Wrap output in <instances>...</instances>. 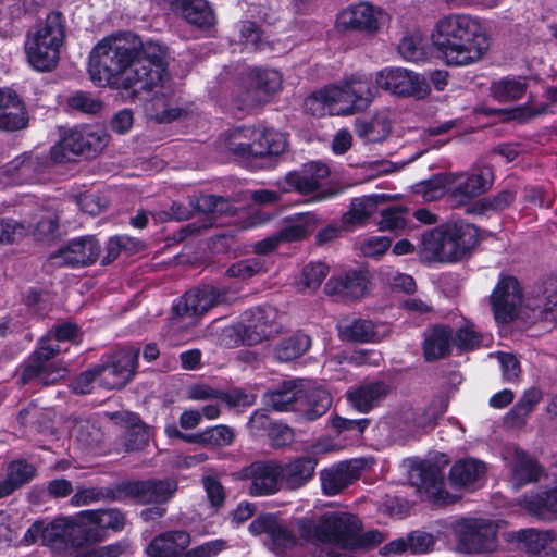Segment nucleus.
Returning <instances> with one entry per match:
<instances>
[{
	"instance_id": "obj_1",
	"label": "nucleus",
	"mask_w": 557,
	"mask_h": 557,
	"mask_svg": "<svg viewBox=\"0 0 557 557\" xmlns=\"http://www.w3.org/2000/svg\"><path fill=\"white\" fill-rule=\"evenodd\" d=\"M166 48L143 42L129 32L101 39L89 54L88 72L100 87L131 89L134 95L161 87L166 77Z\"/></svg>"
},
{
	"instance_id": "obj_2",
	"label": "nucleus",
	"mask_w": 557,
	"mask_h": 557,
	"mask_svg": "<svg viewBox=\"0 0 557 557\" xmlns=\"http://www.w3.org/2000/svg\"><path fill=\"white\" fill-rule=\"evenodd\" d=\"M432 42L447 65L467 66L483 59L491 39L480 21L466 13L442 16L431 35Z\"/></svg>"
},
{
	"instance_id": "obj_3",
	"label": "nucleus",
	"mask_w": 557,
	"mask_h": 557,
	"mask_svg": "<svg viewBox=\"0 0 557 557\" xmlns=\"http://www.w3.org/2000/svg\"><path fill=\"white\" fill-rule=\"evenodd\" d=\"M478 243L479 232L473 224L447 222L422 235L419 256L429 262H459L470 257Z\"/></svg>"
},
{
	"instance_id": "obj_4",
	"label": "nucleus",
	"mask_w": 557,
	"mask_h": 557,
	"mask_svg": "<svg viewBox=\"0 0 557 557\" xmlns=\"http://www.w3.org/2000/svg\"><path fill=\"white\" fill-rule=\"evenodd\" d=\"M296 527L306 542L329 544L341 549L351 547L352 535L362 530L360 520L349 512H326L318 520L302 517Z\"/></svg>"
},
{
	"instance_id": "obj_5",
	"label": "nucleus",
	"mask_w": 557,
	"mask_h": 557,
	"mask_svg": "<svg viewBox=\"0 0 557 557\" xmlns=\"http://www.w3.org/2000/svg\"><path fill=\"white\" fill-rule=\"evenodd\" d=\"M65 37L64 18L60 12L48 14L45 24L26 44L29 64L37 71L53 70L60 59V47Z\"/></svg>"
},
{
	"instance_id": "obj_6",
	"label": "nucleus",
	"mask_w": 557,
	"mask_h": 557,
	"mask_svg": "<svg viewBox=\"0 0 557 557\" xmlns=\"http://www.w3.org/2000/svg\"><path fill=\"white\" fill-rule=\"evenodd\" d=\"M59 352L58 344L41 339L24 362L21 384L26 385L35 379H40L44 385H50L62 379L67 372L66 367L61 362H50Z\"/></svg>"
},
{
	"instance_id": "obj_7",
	"label": "nucleus",
	"mask_w": 557,
	"mask_h": 557,
	"mask_svg": "<svg viewBox=\"0 0 557 557\" xmlns=\"http://www.w3.org/2000/svg\"><path fill=\"white\" fill-rule=\"evenodd\" d=\"M458 550L466 554L490 553L497 545V528L486 519L466 518L456 522Z\"/></svg>"
},
{
	"instance_id": "obj_8",
	"label": "nucleus",
	"mask_w": 557,
	"mask_h": 557,
	"mask_svg": "<svg viewBox=\"0 0 557 557\" xmlns=\"http://www.w3.org/2000/svg\"><path fill=\"white\" fill-rule=\"evenodd\" d=\"M494 180L491 168L480 166L468 173H451L447 176L448 197L453 206H463L487 191Z\"/></svg>"
},
{
	"instance_id": "obj_9",
	"label": "nucleus",
	"mask_w": 557,
	"mask_h": 557,
	"mask_svg": "<svg viewBox=\"0 0 557 557\" xmlns=\"http://www.w3.org/2000/svg\"><path fill=\"white\" fill-rule=\"evenodd\" d=\"M234 294L227 288L203 285L191 289L174 306V311L180 317L197 318L214 306L231 302Z\"/></svg>"
},
{
	"instance_id": "obj_10",
	"label": "nucleus",
	"mask_w": 557,
	"mask_h": 557,
	"mask_svg": "<svg viewBox=\"0 0 557 557\" xmlns=\"http://www.w3.org/2000/svg\"><path fill=\"white\" fill-rule=\"evenodd\" d=\"M281 463L275 460L255 461L242 468L236 476L247 481L251 496H269L281 490Z\"/></svg>"
},
{
	"instance_id": "obj_11",
	"label": "nucleus",
	"mask_w": 557,
	"mask_h": 557,
	"mask_svg": "<svg viewBox=\"0 0 557 557\" xmlns=\"http://www.w3.org/2000/svg\"><path fill=\"white\" fill-rule=\"evenodd\" d=\"M109 143L108 134L101 128L89 126L71 129L58 147L52 149L54 160L62 161L58 156L59 149L85 158H94L100 153Z\"/></svg>"
},
{
	"instance_id": "obj_12",
	"label": "nucleus",
	"mask_w": 557,
	"mask_h": 557,
	"mask_svg": "<svg viewBox=\"0 0 557 557\" xmlns=\"http://www.w3.org/2000/svg\"><path fill=\"white\" fill-rule=\"evenodd\" d=\"M376 85L398 96L425 98L430 92L426 79L403 67L384 69L376 73Z\"/></svg>"
},
{
	"instance_id": "obj_13",
	"label": "nucleus",
	"mask_w": 557,
	"mask_h": 557,
	"mask_svg": "<svg viewBox=\"0 0 557 557\" xmlns=\"http://www.w3.org/2000/svg\"><path fill=\"white\" fill-rule=\"evenodd\" d=\"M139 358V348L124 347L113 352L102 370V386L108 389L124 387L134 376Z\"/></svg>"
},
{
	"instance_id": "obj_14",
	"label": "nucleus",
	"mask_w": 557,
	"mask_h": 557,
	"mask_svg": "<svg viewBox=\"0 0 557 557\" xmlns=\"http://www.w3.org/2000/svg\"><path fill=\"white\" fill-rule=\"evenodd\" d=\"M490 301L495 320L508 323L519 317L523 297L519 282L513 276L502 277L494 288Z\"/></svg>"
},
{
	"instance_id": "obj_15",
	"label": "nucleus",
	"mask_w": 557,
	"mask_h": 557,
	"mask_svg": "<svg viewBox=\"0 0 557 557\" xmlns=\"http://www.w3.org/2000/svg\"><path fill=\"white\" fill-rule=\"evenodd\" d=\"M177 490L174 479L129 481L119 484L121 500L134 498L140 504H164Z\"/></svg>"
},
{
	"instance_id": "obj_16",
	"label": "nucleus",
	"mask_w": 557,
	"mask_h": 557,
	"mask_svg": "<svg viewBox=\"0 0 557 557\" xmlns=\"http://www.w3.org/2000/svg\"><path fill=\"white\" fill-rule=\"evenodd\" d=\"M384 12L369 2H358L342 10L336 20L341 30L375 34L383 22Z\"/></svg>"
},
{
	"instance_id": "obj_17",
	"label": "nucleus",
	"mask_w": 557,
	"mask_h": 557,
	"mask_svg": "<svg viewBox=\"0 0 557 557\" xmlns=\"http://www.w3.org/2000/svg\"><path fill=\"white\" fill-rule=\"evenodd\" d=\"M277 311L272 307H258L244 313L242 336L247 345H256L278 333Z\"/></svg>"
},
{
	"instance_id": "obj_18",
	"label": "nucleus",
	"mask_w": 557,
	"mask_h": 557,
	"mask_svg": "<svg viewBox=\"0 0 557 557\" xmlns=\"http://www.w3.org/2000/svg\"><path fill=\"white\" fill-rule=\"evenodd\" d=\"M330 174L329 168L321 162H311L304 165L300 171H292L276 185L283 193L296 190L299 194L308 195L317 191Z\"/></svg>"
},
{
	"instance_id": "obj_19",
	"label": "nucleus",
	"mask_w": 557,
	"mask_h": 557,
	"mask_svg": "<svg viewBox=\"0 0 557 557\" xmlns=\"http://www.w3.org/2000/svg\"><path fill=\"white\" fill-rule=\"evenodd\" d=\"M249 531L255 535L267 534L271 540L272 549L277 554L294 548L298 543L294 531L272 513L256 518L249 524Z\"/></svg>"
},
{
	"instance_id": "obj_20",
	"label": "nucleus",
	"mask_w": 557,
	"mask_h": 557,
	"mask_svg": "<svg viewBox=\"0 0 557 557\" xmlns=\"http://www.w3.org/2000/svg\"><path fill=\"white\" fill-rule=\"evenodd\" d=\"M309 110H317L314 107H327L330 112L335 114H352L358 110L357 99L343 83L342 85L327 86L313 94L306 101Z\"/></svg>"
},
{
	"instance_id": "obj_21",
	"label": "nucleus",
	"mask_w": 557,
	"mask_h": 557,
	"mask_svg": "<svg viewBox=\"0 0 557 557\" xmlns=\"http://www.w3.org/2000/svg\"><path fill=\"white\" fill-rule=\"evenodd\" d=\"M99 242L92 236L79 237L60 248L51 258L60 265L88 267L100 257Z\"/></svg>"
},
{
	"instance_id": "obj_22",
	"label": "nucleus",
	"mask_w": 557,
	"mask_h": 557,
	"mask_svg": "<svg viewBox=\"0 0 557 557\" xmlns=\"http://www.w3.org/2000/svg\"><path fill=\"white\" fill-rule=\"evenodd\" d=\"M29 114L23 99L11 88H0V131L14 133L28 127Z\"/></svg>"
},
{
	"instance_id": "obj_23",
	"label": "nucleus",
	"mask_w": 557,
	"mask_h": 557,
	"mask_svg": "<svg viewBox=\"0 0 557 557\" xmlns=\"http://www.w3.org/2000/svg\"><path fill=\"white\" fill-rule=\"evenodd\" d=\"M189 207L194 209L195 214H203L201 221H196L187 224L181 230L182 238L188 235H199L203 231L212 227L215 223L214 214L225 213L228 209V202L222 198L213 195H201L199 197L189 198Z\"/></svg>"
},
{
	"instance_id": "obj_24",
	"label": "nucleus",
	"mask_w": 557,
	"mask_h": 557,
	"mask_svg": "<svg viewBox=\"0 0 557 557\" xmlns=\"http://www.w3.org/2000/svg\"><path fill=\"white\" fill-rule=\"evenodd\" d=\"M391 393V385L383 380L363 381L347 393V400L359 412L368 413L379 407Z\"/></svg>"
},
{
	"instance_id": "obj_25",
	"label": "nucleus",
	"mask_w": 557,
	"mask_h": 557,
	"mask_svg": "<svg viewBox=\"0 0 557 557\" xmlns=\"http://www.w3.org/2000/svg\"><path fill=\"white\" fill-rule=\"evenodd\" d=\"M527 308L534 318L555 321L557 318V275L549 276L527 298Z\"/></svg>"
},
{
	"instance_id": "obj_26",
	"label": "nucleus",
	"mask_w": 557,
	"mask_h": 557,
	"mask_svg": "<svg viewBox=\"0 0 557 557\" xmlns=\"http://www.w3.org/2000/svg\"><path fill=\"white\" fill-rule=\"evenodd\" d=\"M117 426L125 429L124 448L126 451L143 450L149 443V431L141 419L128 411H119L108 414Z\"/></svg>"
},
{
	"instance_id": "obj_27",
	"label": "nucleus",
	"mask_w": 557,
	"mask_h": 557,
	"mask_svg": "<svg viewBox=\"0 0 557 557\" xmlns=\"http://www.w3.org/2000/svg\"><path fill=\"white\" fill-rule=\"evenodd\" d=\"M332 405L331 395L322 387L309 386L304 380L295 411L305 421H314Z\"/></svg>"
},
{
	"instance_id": "obj_28",
	"label": "nucleus",
	"mask_w": 557,
	"mask_h": 557,
	"mask_svg": "<svg viewBox=\"0 0 557 557\" xmlns=\"http://www.w3.org/2000/svg\"><path fill=\"white\" fill-rule=\"evenodd\" d=\"M190 535L184 530L165 531L154 536L146 546L148 557H185Z\"/></svg>"
},
{
	"instance_id": "obj_29",
	"label": "nucleus",
	"mask_w": 557,
	"mask_h": 557,
	"mask_svg": "<svg viewBox=\"0 0 557 557\" xmlns=\"http://www.w3.org/2000/svg\"><path fill=\"white\" fill-rule=\"evenodd\" d=\"M360 469L359 462L354 460L322 470L320 480L323 493L329 496L339 494L360 476Z\"/></svg>"
},
{
	"instance_id": "obj_30",
	"label": "nucleus",
	"mask_w": 557,
	"mask_h": 557,
	"mask_svg": "<svg viewBox=\"0 0 557 557\" xmlns=\"http://www.w3.org/2000/svg\"><path fill=\"white\" fill-rule=\"evenodd\" d=\"M83 529L78 521V513L75 517L57 518L50 523H42L44 545L52 548H63L69 544L75 545L74 533Z\"/></svg>"
},
{
	"instance_id": "obj_31",
	"label": "nucleus",
	"mask_w": 557,
	"mask_h": 557,
	"mask_svg": "<svg viewBox=\"0 0 557 557\" xmlns=\"http://www.w3.org/2000/svg\"><path fill=\"white\" fill-rule=\"evenodd\" d=\"M509 467L510 483L517 490L537 482L543 474V468L540 463L520 449H515Z\"/></svg>"
},
{
	"instance_id": "obj_32",
	"label": "nucleus",
	"mask_w": 557,
	"mask_h": 557,
	"mask_svg": "<svg viewBox=\"0 0 557 557\" xmlns=\"http://www.w3.org/2000/svg\"><path fill=\"white\" fill-rule=\"evenodd\" d=\"M317 459L310 456L297 457L284 466L281 465L283 482L288 490H298L314 476Z\"/></svg>"
},
{
	"instance_id": "obj_33",
	"label": "nucleus",
	"mask_w": 557,
	"mask_h": 557,
	"mask_svg": "<svg viewBox=\"0 0 557 557\" xmlns=\"http://www.w3.org/2000/svg\"><path fill=\"white\" fill-rule=\"evenodd\" d=\"M175 14L201 29H209L216 22L214 10L207 0H180Z\"/></svg>"
},
{
	"instance_id": "obj_34",
	"label": "nucleus",
	"mask_w": 557,
	"mask_h": 557,
	"mask_svg": "<svg viewBox=\"0 0 557 557\" xmlns=\"http://www.w3.org/2000/svg\"><path fill=\"white\" fill-rule=\"evenodd\" d=\"M367 276L361 271H348L343 277L330 278L325 284L329 295H339L349 298H360L367 288Z\"/></svg>"
},
{
	"instance_id": "obj_35",
	"label": "nucleus",
	"mask_w": 557,
	"mask_h": 557,
	"mask_svg": "<svg viewBox=\"0 0 557 557\" xmlns=\"http://www.w3.org/2000/svg\"><path fill=\"white\" fill-rule=\"evenodd\" d=\"M451 346L453 330L448 326L436 325L424 334L423 355L428 361L446 357Z\"/></svg>"
},
{
	"instance_id": "obj_36",
	"label": "nucleus",
	"mask_w": 557,
	"mask_h": 557,
	"mask_svg": "<svg viewBox=\"0 0 557 557\" xmlns=\"http://www.w3.org/2000/svg\"><path fill=\"white\" fill-rule=\"evenodd\" d=\"M285 136L272 128H256L252 139L251 158L278 156L286 149Z\"/></svg>"
},
{
	"instance_id": "obj_37",
	"label": "nucleus",
	"mask_w": 557,
	"mask_h": 557,
	"mask_svg": "<svg viewBox=\"0 0 557 557\" xmlns=\"http://www.w3.org/2000/svg\"><path fill=\"white\" fill-rule=\"evenodd\" d=\"M486 472L484 462L478 459H461L453 465L449 482L455 487H466L481 481Z\"/></svg>"
},
{
	"instance_id": "obj_38",
	"label": "nucleus",
	"mask_w": 557,
	"mask_h": 557,
	"mask_svg": "<svg viewBox=\"0 0 557 557\" xmlns=\"http://www.w3.org/2000/svg\"><path fill=\"white\" fill-rule=\"evenodd\" d=\"M36 475V468L25 461H12L7 469V475L0 481V498L7 497L14 491L27 484Z\"/></svg>"
},
{
	"instance_id": "obj_39",
	"label": "nucleus",
	"mask_w": 557,
	"mask_h": 557,
	"mask_svg": "<svg viewBox=\"0 0 557 557\" xmlns=\"http://www.w3.org/2000/svg\"><path fill=\"white\" fill-rule=\"evenodd\" d=\"M318 223L319 219L314 213H299L290 218L276 234L281 243L298 242L310 234Z\"/></svg>"
},
{
	"instance_id": "obj_40",
	"label": "nucleus",
	"mask_w": 557,
	"mask_h": 557,
	"mask_svg": "<svg viewBox=\"0 0 557 557\" xmlns=\"http://www.w3.org/2000/svg\"><path fill=\"white\" fill-rule=\"evenodd\" d=\"M391 131V121L385 114H375L355 122V132L364 143H382L389 136Z\"/></svg>"
},
{
	"instance_id": "obj_41",
	"label": "nucleus",
	"mask_w": 557,
	"mask_h": 557,
	"mask_svg": "<svg viewBox=\"0 0 557 557\" xmlns=\"http://www.w3.org/2000/svg\"><path fill=\"white\" fill-rule=\"evenodd\" d=\"M338 332L343 339L356 343L380 341L375 324L366 319H345L338 323Z\"/></svg>"
},
{
	"instance_id": "obj_42",
	"label": "nucleus",
	"mask_w": 557,
	"mask_h": 557,
	"mask_svg": "<svg viewBox=\"0 0 557 557\" xmlns=\"http://www.w3.org/2000/svg\"><path fill=\"white\" fill-rule=\"evenodd\" d=\"M386 201L384 195H369L354 198L350 203V210L343 215V224L346 227L355 224L364 223L376 210L380 203Z\"/></svg>"
},
{
	"instance_id": "obj_43",
	"label": "nucleus",
	"mask_w": 557,
	"mask_h": 557,
	"mask_svg": "<svg viewBox=\"0 0 557 557\" xmlns=\"http://www.w3.org/2000/svg\"><path fill=\"white\" fill-rule=\"evenodd\" d=\"M78 521L84 528L86 524H95L101 529L120 532L125 527V515L116 508L83 510L78 512Z\"/></svg>"
},
{
	"instance_id": "obj_44",
	"label": "nucleus",
	"mask_w": 557,
	"mask_h": 557,
	"mask_svg": "<svg viewBox=\"0 0 557 557\" xmlns=\"http://www.w3.org/2000/svg\"><path fill=\"white\" fill-rule=\"evenodd\" d=\"M39 160L30 153H23L12 161H10L0 172V174L7 177L9 183L24 184L30 182L37 168Z\"/></svg>"
},
{
	"instance_id": "obj_45",
	"label": "nucleus",
	"mask_w": 557,
	"mask_h": 557,
	"mask_svg": "<svg viewBox=\"0 0 557 557\" xmlns=\"http://www.w3.org/2000/svg\"><path fill=\"white\" fill-rule=\"evenodd\" d=\"M302 380H293L284 382L278 388L267 393L265 403L276 411H295L297 406Z\"/></svg>"
},
{
	"instance_id": "obj_46",
	"label": "nucleus",
	"mask_w": 557,
	"mask_h": 557,
	"mask_svg": "<svg viewBox=\"0 0 557 557\" xmlns=\"http://www.w3.org/2000/svg\"><path fill=\"white\" fill-rule=\"evenodd\" d=\"M521 505L535 516L557 517V484L544 492L524 496Z\"/></svg>"
},
{
	"instance_id": "obj_47",
	"label": "nucleus",
	"mask_w": 557,
	"mask_h": 557,
	"mask_svg": "<svg viewBox=\"0 0 557 557\" xmlns=\"http://www.w3.org/2000/svg\"><path fill=\"white\" fill-rule=\"evenodd\" d=\"M255 129L243 126L226 133L222 140L223 148L234 156L250 159Z\"/></svg>"
},
{
	"instance_id": "obj_48",
	"label": "nucleus",
	"mask_w": 557,
	"mask_h": 557,
	"mask_svg": "<svg viewBox=\"0 0 557 557\" xmlns=\"http://www.w3.org/2000/svg\"><path fill=\"white\" fill-rule=\"evenodd\" d=\"M311 346L308 335L297 332L282 339L274 348V356L278 361L287 362L302 356Z\"/></svg>"
},
{
	"instance_id": "obj_49",
	"label": "nucleus",
	"mask_w": 557,
	"mask_h": 557,
	"mask_svg": "<svg viewBox=\"0 0 557 557\" xmlns=\"http://www.w3.org/2000/svg\"><path fill=\"white\" fill-rule=\"evenodd\" d=\"M528 83L524 77H504L491 85V95L499 102L520 99L527 91Z\"/></svg>"
},
{
	"instance_id": "obj_50",
	"label": "nucleus",
	"mask_w": 557,
	"mask_h": 557,
	"mask_svg": "<svg viewBox=\"0 0 557 557\" xmlns=\"http://www.w3.org/2000/svg\"><path fill=\"white\" fill-rule=\"evenodd\" d=\"M343 83L357 99L358 110H364L375 96L372 77L367 74H352L346 77Z\"/></svg>"
},
{
	"instance_id": "obj_51",
	"label": "nucleus",
	"mask_w": 557,
	"mask_h": 557,
	"mask_svg": "<svg viewBox=\"0 0 557 557\" xmlns=\"http://www.w3.org/2000/svg\"><path fill=\"white\" fill-rule=\"evenodd\" d=\"M33 228L34 235L39 240H52L57 238L59 230V215L50 209H41L36 215V222H28L26 231Z\"/></svg>"
},
{
	"instance_id": "obj_52",
	"label": "nucleus",
	"mask_w": 557,
	"mask_h": 557,
	"mask_svg": "<svg viewBox=\"0 0 557 557\" xmlns=\"http://www.w3.org/2000/svg\"><path fill=\"white\" fill-rule=\"evenodd\" d=\"M101 499H110V500H121V494L119 492V484L114 487H89V488H78L76 493L71 497V504L73 506H86L91 503L101 500Z\"/></svg>"
},
{
	"instance_id": "obj_53",
	"label": "nucleus",
	"mask_w": 557,
	"mask_h": 557,
	"mask_svg": "<svg viewBox=\"0 0 557 557\" xmlns=\"http://www.w3.org/2000/svg\"><path fill=\"white\" fill-rule=\"evenodd\" d=\"M249 82L259 88L267 99L268 96L277 92L282 87V76L276 70L255 69L248 73Z\"/></svg>"
},
{
	"instance_id": "obj_54",
	"label": "nucleus",
	"mask_w": 557,
	"mask_h": 557,
	"mask_svg": "<svg viewBox=\"0 0 557 557\" xmlns=\"http://www.w3.org/2000/svg\"><path fill=\"white\" fill-rule=\"evenodd\" d=\"M398 51L407 61H423L428 55L425 39L419 32L407 34L400 40Z\"/></svg>"
},
{
	"instance_id": "obj_55",
	"label": "nucleus",
	"mask_w": 557,
	"mask_h": 557,
	"mask_svg": "<svg viewBox=\"0 0 557 557\" xmlns=\"http://www.w3.org/2000/svg\"><path fill=\"white\" fill-rule=\"evenodd\" d=\"M556 535L550 530L528 529L521 530L517 534V540L522 544L523 548L532 554H537L544 549L549 543L554 542Z\"/></svg>"
},
{
	"instance_id": "obj_56",
	"label": "nucleus",
	"mask_w": 557,
	"mask_h": 557,
	"mask_svg": "<svg viewBox=\"0 0 557 557\" xmlns=\"http://www.w3.org/2000/svg\"><path fill=\"white\" fill-rule=\"evenodd\" d=\"M76 440L86 447H98L104 440V433L96 421L84 420L76 424Z\"/></svg>"
},
{
	"instance_id": "obj_57",
	"label": "nucleus",
	"mask_w": 557,
	"mask_h": 557,
	"mask_svg": "<svg viewBox=\"0 0 557 557\" xmlns=\"http://www.w3.org/2000/svg\"><path fill=\"white\" fill-rule=\"evenodd\" d=\"M423 485L430 490V493L435 497V500L442 505L451 504L456 502V496L450 495L443 490L444 481L443 475L438 470L432 469L423 478Z\"/></svg>"
},
{
	"instance_id": "obj_58",
	"label": "nucleus",
	"mask_w": 557,
	"mask_h": 557,
	"mask_svg": "<svg viewBox=\"0 0 557 557\" xmlns=\"http://www.w3.org/2000/svg\"><path fill=\"white\" fill-rule=\"evenodd\" d=\"M407 210L403 207H393L382 211V219L379 222V228L382 232H397L406 226L405 213Z\"/></svg>"
},
{
	"instance_id": "obj_59",
	"label": "nucleus",
	"mask_w": 557,
	"mask_h": 557,
	"mask_svg": "<svg viewBox=\"0 0 557 557\" xmlns=\"http://www.w3.org/2000/svg\"><path fill=\"white\" fill-rule=\"evenodd\" d=\"M98 380L102 386V370L99 364L82 372L71 383L70 387L75 394L84 395L91 391L94 381Z\"/></svg>"
},
{
	"instance_id": "obj_60",
	"label": "nucleus",
	"mask_w": 557,
	"mask_h": 557,
	"mask_svg": "<svg viewBox=\"0 0 557 557\" xmlns=\"http://www.w3.org/2000/svg\"><path fill=\"white\" fill-rule=\"evenodd\" d=\"M263 269V262L260 259L252 258L238 261L232 264L226 274L231 277H237L242 280L250 278L251 276L260 273Z\"/></svg>"
},
{
	"instance_id": "obj_61",
	"label": "nucleus",
	"mask_w": 557,
	"mask_h": 557,
	"mask_svg": "<svg viewBox=\"0 0 557 557\" xmlns=\"http://www.w3.org/2000/svg\"><path fill=\"white\" fill-rule=\"evenodd\" d=\"M26 233V223L11 219L0 220V246L12 244Z\"/></svg>"
},
{
	"instance_id": "obj_62",
	"label": "nucleus",
	"mask_w": 557,
	"mask_h": 557,
	"mask_svg": "<svg viewBox=\"0 0 557 557\" xmlns=\"http://www.w3.org/2000/svg\"><path fill=\"white\" fill-rule=\"evenodd\" d=\"M329 274V267L322 262H312L306 265L302 270L304 284L310 289L320 287L326 275Z\"/></svg>"
},
{
	"instance_id": "obj_63",
	"label": "nucleus",
	"mask_w": 557,
	"mask_h": 557,
	"mask_svg": "<svg viewBox=\"0 0 557 557\" xmlns=\"http://www.w3.org/2000/svg\"><path fill=\"white\" fill-rule=\"evenodd\" d=\"M206 445L223 447L228 446L234 441V431L224 424L205 430Z\"/></svg>"
},
{
	"instance_id": "obj_64",
	"label": "nucleus",
	"mask_w": 557,
	"mask_h": 557,
	"mask_svg": "<svg viewBox=\"0 0 557 557\" xmlns=\"http://www.w3.org/2000/svg\"><path fill=\"white\" fill-rule=\"evenodd\" d=\"M69 106L87 114H96L102 109V102L86 92H77L69 98Z\"/></svg>"
}]
</instances>
